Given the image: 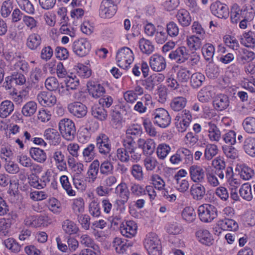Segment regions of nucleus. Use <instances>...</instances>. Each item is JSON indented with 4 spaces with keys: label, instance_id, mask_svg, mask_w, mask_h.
<instances>
[{
    "label": "nucleus",
    "instance_id": "nucleus-56",
    "mask_svg": "<svg viewBox=\"0 0 255 255\" xmlns=\"http://www.w3.org/2000/svg\"><path fill=\"white\" fill-rule=\"evenodd\" d=\"M60 181L62 187L69 196H74L76 195V192L72 189L67 176L62 175L60 178Z\"/></svg>",
    "mask_w": 255,
    "mask_h": 255
},
{
    "label": "nucleus",
    "instance_id": "nucleus-27",
    "mask_svg": "<svg viewBox=\"0 0 255 255\" xmlns=\"http://www.w3.org/2000/svg\"><path fill=\"white\" fill-rule=\"evenodd\" d=\"M62 229L68 236L76 235L79 231L78 225L70 219H66L62 222Z\"/></svg>",
    "mask_w": 255,
    "mask_h": 255
},
{
    "label": "nucleus",
    "instance_id": "nucleus-13",
    "mask_svg": "<svg viewBox=\"0 0 255 255\" xmlns=\"http://www.w3.org/2000/svg\"><path fill=\"white\" fill-rule=\"evenodd\" d=\"M137 143V148L141 149L143 154L151 155L154 152L156 144L153 139L139 138L138 139Z\"/></svg>",
    "mask_w": 255,
    "mask_h": 255
},
{
    "label": "nucleus",
    "instance_id": "nucleus-50",
    "mask_svg": "<svg viewBox=\"0 0 255 255\" xmlns=\"http://www.w3.org/2000/svg\"><path fill=\"white\" fill-rule=\"evenodd\" d=\"M71 208L75 215L81 214L84 211V201L82 198L72 200Z\"/></svg>",
    "mask_w": 255,
    "mask_h": 255
},
{
    "label": "nucleus",
    "instance_id": "nucleus-22",
    "mask_svg": "<svg viewBox=\"0 0 255 255\" xmlns=\"http://www.w3.org/2000/svg\"><path fill=\"white\" fill-rule=\"evenodd\" d=\"M37 99L39 104L42 106L52 107L57 101L56 97L51 93L42 91L38 93Z\"/></svg>",
    "mask_w": 255,
    "mask_h": 255
},
{
    "label": "nucleus",
    "instance_id": "nucleus-44",
    "mask_svg": "<svg viewBox=\"0 0 255 255\" xmlns=\"http://www.w3.org/2000/svg\"><path fill=\"white\" fill-rule=\"evenodd\" d=\"M37 110V104L34 101L27 102L22 107L21 113L25 117L33 115Z\"/></svg>",
    "mask_w": 255,
    "mask_h": 255
},
{
    "label": "nucleus",
    "instance_id": "nucleus-46",
    "mask_svg": "<svg viewBox=\"0 0 255 255\" xmlns=\"http://www.w3.org/2000/svg\"><path fill=\"white\" fill-rule=\"evenodd\" d=\"M183 220L188 223L193 222L196 219V213L192 207H186L181 212Z\"/></svg>",
    "mask_w": 255,
    "mask_h": 255
},
{
    "label": "nucleus",
    "instance_id": "nucleus-10",
    "mask_svg": "<svg viewBox=\"0 0 255 255\" xmlns=\"http://www.w3.org/2000/svg\"><path fill=\"white\" fill-rule=\"evenodd\" d=\"M117 10V5L107 0H103L99 8V15L103 18H110L114 15Z\"/></svg>",
    "mask_w": 255,
    "mask_h": 255
},
{
    "label": "nucleus",
    "instance_id": "nucleus-11",
    "mask_svg": "<svg viewBox=\"0 0 255 255\" xmlns=\"http://www.w3.org/2000/svg\"><path fill=\"white\" fill-rule=\"evenodd\" d=\"M189 173L191 180L195 183H201L204 182L205 172L203 168L198 165H192L189 168Z\"/></svg>",
    "mask_w": 255,
    "mask_h": 255
},
{
    "label": "nucleus",
    "instance_id": "nucleus-62",
    "mask_svg": "<svg viewBox=\"0 0 255 255\" xmlns=\"http://www.w3.org/2000/svg\"><path fill=\"white\" fill-rule=\"evenodd\" d=\"M215 47L210 43L205 44L202 47V54L207 61L211 60L215 53Z\"/></svg>",
    "mask_w": 255,
    "mask_h": 255
},
{
    "label": "nucleus",
    "instance_id": "nucleus-41",
    "mask_svg": "<svg viewBox=\"0 0 255 255\" xmlns=\"http://www.w3.org/2000/svg\"><path fill=\"white\" fill-rule=\"evenodd\" d=\"M10 69L15 72H22L23 73H26L28 72L29 66L28 63L25 60H18L15 62L10 64Z\"/></svg>",
    "mask_w": 255,
    "mask_h": 255
},
{
    "label": "nucleus",
    "instance_id": "nucleus-59",
    "mask_svg": "<svg viewBox=\"0 0 255 255\" xmlns=\"http://www.w3.org/2000/svg\"><path fill=\"white\" fill-rule=\"evenodd\" d=\"M89 212L91 216L98 217L100 216L101 212L99 202L97 200H92L89 204Z\"/></svg>",
    "mask_w": 255,
    "mask_h": 255
},
{
    "label": "nucleus",
    "instance_id": "nucleus-64",
    "mask_svg": "<svg viewBox=\"0 0 255 255\" xmlns=\"http://www.w3.org/2000/svg\"><path fill=\"white\" fill-rule=\"evenodd\" d=\"M162 81L163 80H154L152 76H150L146 79L141 81V85L146 90L149 91H152L157 83Z\"/></svg>",
    "mask_w": 255,
    "mask_h": 255
},
{
    "label": "nucleus",
    "instance_id": "nucleus-33",
    "mask_svg": "<svg viewBox=\"0 0 255 255\" xmlns=\"http://www.w3.org/2000/svg\"><path fill=\"white\" fill-rule=\"evenodd\" d=\"M91 113L95 118L101 121H105L108 117L107 111L99 104H95L92 107Z\"/></svg>",
    "mask_w": 255,
    "mask_h": 255
},
{
    "label": "nucleus",
    "instance_id": "nucleus-14",
    "mask_svg": "<svg viewBox=\"0 0 255 255\" xmlns=\"http://www.w3.org/2000/svg\"><path fill=\"white\" fill-rule=\"evenodd\" d=\"M68 111L74 116L78 118L85 117L87 113V108L83 103L74 102L68 105Z\"/></svg>",
    "mask_w": 255,
    "mask_h": 255
},
{
    "label": "nucleus",
    "instance_id": "nucleus-51",
    "mask_svg": "<svg viewBox=\"0 0 255 255\" xmlns=\"http://www.w3.org/2000/svg\"><path fill=\"white\" fill-rule=\"evenodd\" d=\"M53 158L56 162V166L60 171L64 170L66 168V162L64 154L61 151H56L54 152Z\"/></svg>",
    "mask_w": 255,
    "mask_h": 255
},
{
    "label": "nucleus",
    "instance_id": "nucleus-39",
    "mask_svg": "<svg viewBox=\"0 0 255 255\" xmlns=\"http://www.w3.org/2000/svg\"><path fill=\"white\" fill-rule=\"evenodd\" d=\"M218 147L213 143H207L205 145L204 157L206 160H211L218 153Z\"/></svg>",
    "mask_w": 255,
    "mask_h": 255
},
{
    "label": "nucleus",
    "instance_id": "nucleus-15",
    "mask_svg": "<svg viewBox=\"0 0 255 255\" xmlns=\"http://www.w3.org/2000/svg\"><path fill=\"white\" fill-rule=\"evenodd\" d=\"M87 87L89 95L95 99L102 97L106 92L104 87L97 81H88Z\"/></svg>",
    "mask_w": 255,
    "mask_h": 255
},
{
    "label": "nucleus",
    "instance_id": "nucleus-23",
    "mask_svg": "<svg viewBox=\"0 0 255 255\" xmlns=\"http://www.w3.org/2000/svg\"><path fill=\"white\" fill-rule=\"evenodd\" d=\"M99 171V161L94 160L90 165L86 174L85 180L89 183H93L97 178Z\"/></svg>",
    "mask_w": 255,
    "mask_h": 255
},
{
    "label": "nucleus",
    "instance_id": "nucleus-3",
    "mask_svg": "<svg viewBox=\"0 0 255 255\" xmlns=\"http://www.w3.org/2000/svg\"><path fill=\"white\" fill-rule=\"evenodd\" d=\"M134 60V56L131 50L127 47L120 49L116 55L118 65L124 69H127Z\"/></svg>",
    "mask_w": 255,
    "mask_h": 255
},
{
    "label": "nucleus",
    "instance_id": "nucleus-53",
    "mask_svg": "<svg viewBox=\"0 0 255 255\" xmlns=\"http://www.w3.org/2000/svg\"><path fill=\"white\" fill-rule=\"evenodd\" d=\"M241 43L247 47L253 48L255 47V38L252 32L245 33L241 39Z\"/></svg>",
    "mask_w": 255,
    "mask_h": 255
},
{
    "label": "nucleus",
    "instance_id": "nucleus-45",
    "mask_svg": "<svg viewBox=\"0 0 255 255\" xmlns=\"http://www.w3.org/2000/svg\"><path fill=\"white\" fill-rule=\"evenodd\" d=\"M139 46L141 51L146 54H151L154 50V47L152 42L144 38L139 41Z\"/></svg>",
    "mask_w": 255,
    "mask_h": 255
},
{
    "label": "nucleus",
    "instance_id": "nucleus-36",
    "mask_svg": "<svg viewBox=\"0 0 255 255\" xmlns=\"http://www.w3.org/2000/svg\"><path fill=\"white\" fill-rule=\"evenodd\" d=\"M14 110V105L8 100L2 101L0 104V117L5 118L8 116Z\"/></svg>",
    "mask_w": 255,
    "mask_h": 255
},
{
    "label": "nucleus",
    "instance_id": "nucleus-32",
    "mask_svg": "<svg viewBox=\"0 0 255 255\" xmlns=\"http://www.w3.org/2000/svg\"><path fill=\"white\" fill-rule=\"evenodd\" d=\"M190 193L192 198L197 201L202 200L206 193L205 187L201 184L192 185L190 188Z\"/></svg>",
    "mask_w": 255,
    "mask_h": 255
},
{
    "label": "nucleus",
    "instance_id": "nucleus-63",
    "mask_svg": "<svg viewBox=\"0 0 255 255\" xmlns=\"http://www.w3.org/2000/svg\"><path fill=\"white\" fill-rule=\"evenodd\" d=\"M21 9L29 14H33L35 12L33 5L29 0H16Z\"/></svg>",
    "mask_w": 255,
    "mask_h": 255
},
{
    "label": "nucleus",
    "instance_id": "nucleus-19",
    "mask_svg": "<svg viewBox=\"0 0 255 255\" xmlns=\"http://www.w3.org/2000/svg\"><path fill=\"white\" fill-rule=\"evenodd\" d=\"M137 226L133 221H127L123 223L120 226L121 234L127 238L134 237L137 232Z\"/></svg>",
    "mask_w": 255,
    "mask_h": 255
},
{
    "label": "nucleus",
    "instance_id": "nucleus-9",
    "mask_svg": "<svg viewBox=\"0 0 255 255\" xmlns=\"http://www.w3.org/2000/svg\"><path fill=\"white\" fill-rule=\"evenodd\" d=\"M90 49V43L85 38H80L75 40L72 44L74 53L79 57H82L87 55Z\"/></svg>",
    "mask_w": 255,
    "mask_h": 255
},
{
    "label": "nucleus",
    "instance_id": "nucleus-7",
    "mask_svg": "<svg viewBox=\"0 0 255 255\" xmlns=\"http://www.w3.org/2000/svg\"><path fill=\"white\" fill-rule=\"evenodd\" d=\"M142 133V129L140 125H131L128 127L125 136L122 140L133 146H137L135 139L140 136Z\"/></svg>",
    "mask_w": 255,
    "mask_h": 255
},
{
    "label": "nucleus",
    "instance_id": "nucleus-40",
    "mask_svg": "<svg viewBox=\"0 0 255 255\" xmlns=\"http://www.w3.org/2000/svg\"><path fill=\"white\" fill-rule=\"evenodd\" d=\"M225 177L226 178L228 183L232 186L237 187L241 184L240 180L235 177L233 168L231 166H228L226 168Z\"/></svg>",
    "mask_w": 255,
    "mask_h": 255
},
{
    "label": "nucleus",
    "instance_id": "nucleus-29",
    "mask_svg": "<svg viewBox=\"0 0 255 255\" xmlns=\"http://www.w3.org/2000/svg\"><path fill=\"white\" fill-rule=\"evenodd\" d=\"M246 9H241L236 3L233 4L231 9V20L233 23L237 24L247 14Z\"/></svg>",
    "mask_w": 255,
    "mask_h": 255
},
{
    "label": "nucleus",
    "instance_id": "nucleus-34",
    "mask_svg": "<svg viewBox=\"0 0 255 255\" xmlns=\"http://www.w3.org/2000/svg\"><path fill=\"white\" fill-rule=\"evenodd\" d=\"M29 153L31 158L34 160L39 163H43L47 159V155L45 152L39 148H30L29 149Z\"/></svg>",
    "mask_w": 255,
    "mask_h": 255
},
{
    "label": "nucleus",
    "instance_id": "nucleus-16",
    "mask_svg": "<svg viewBox=\"0 0 255 255\" xmlns=\"http://www.w3.org/2000/svg\"><path fill=\"white\" fill-rule=\"evenodd\" d=\"M115 193L121 199L116 200L117 204L125 205L129 197V191L127 185L125 182H121L115 188Z\"/></svg>",
    "mask_w": 255,
    "mask_h": 255
},
{
    "label": "nucleus",
    "instance_id": "nucleus-30",
    "mask_svg": "<svg viewBox=\"0 0 255 255\" xmlns=\"http://www.w3.org/2000/svg\"><path fill=\"white\" fill-rule=\"evenodd\" d=\"M217 225L220 229L224 231H236L238 229V224L235 220L227 218L220 219L217 222Z\"/></svg>",
    "mask_w": 255,
    "mask_h": 255
},
{
    "label": "nucleus",
    "instance_id": "nucleus-37",
    "mask_svg": "<svg viewBox=\"0 0 255 255\" xmlns=\"http://www.w3.org/2000/svg\"><path fill=\"white\" fill-rule=\"evenodd\" d=\"M14 8V2L13 0H4L0 6V13L3 18L8 17Z\"/></svg>",
    "mask_w": 255,
    "mask_h": 255
},
{
    "label": "nucleus",
    "instance_id": "nucleus-35",
    "mask_svg": "<svg viewBox=\"0 0 255 255\" xmlns=\"http://www.w3.org/2000/svg\"><path fill=\"white\" fill-rule=\"evenodd\" d=\"M41 37L37 33L30 34L26 40V45L31 50H36L41 43Z\"/></svg>",
    "mask_w": 255,
    "mask_h": 255
},
{
    "label": "nucleus",
    "instance_id": "nucleus-55",
    "mask_svg": "<svg viewBox=\"0 0 255 255\" xmlns=\"http://www.w3.org/2000/svg\"><path fill=\"white\" fill-rule=\"evenodd\" d=\"M5 247L13 253H18L21 250V246L13 238H8L3 242Z\"/></svg>",
    "mask_w": 255,
    "mask_h": 255
},
{
    "label": "nucleus",
    "instance_id": "nucleus-28",
    "mask_svg": "<svg viewBox=\"0 0 255 255\" xmlns=\"http://www.w3.org/2000/svg\"><path fill=\"white\" fill-rule=\"evenodd\" d=\"M212 165L216 169L217 176L220 179L225 178V174L223 170H226V164L224 159L221 157H217L212 161Z\"/></svg>",
    "mask_w": 255,
    "mask_h": 255
},
{
    "label": "nucleus",
    "instance_id": "nucleus-4",
    "mask_svg": "<svg viewBox=\"0 0 255 255\" xmlns=\"http://www.w3.org/2000/svg\"><path fill=\"white\" fill-rule=\"evenodd\" d=\"M144 247L149 255H161V245L158 237L154 234L146 236L144 243Z\"/></svg>",
    "mask_w": 255,
    "mask_h": 255
},
{
    "label": "nucleus",
    "instance_id": "nucleus-58",
    "mask_svg": "<svg viewBox=\"0 0 255 255\" xmlns=\"http://www.w3.org/2000/svg\"><path fill=\"white\" fill-rule=\"evenodd\" d=\"M170 147L165 144H159L156 148V154L157 157L160 159H164L170 151Z\"/></svg>",
    "mask_w": 255,
    "mask_h": 255
},
{
    "label": "nucleus",
    "instance_id": "nucleus-60",
    "mask_svg": "<svg viewBox=\"0 0 255 255\" xmlns=\"http://www.w3.org/2000/svg\"><path fill=\"white\" fill-rule=\"evenodd\" d=\"M205 80V76L200 73H195L191 77L190 83L194 88L200 87Z\"/></svg>",
    "mask_w": 255,
    "mask_h": 255
},
{
    "label": "nucleus",
    "instance_id": "nucleus-8",
    "mask_svg": "<svg viewBox=\"0 0 255 255\" xmlns=\"http://www.w3.org/2000/svg\"><path fill=\"white\" fill-rule=\"evenodd\" d=\"M96 146L99 152L103 155L107 156L111 150V143L107 135L103 133H99L96 138Z\"/></svg>",
    "mask_w": 255,
    "mask_h": 255
},
{
    "label": "nucleus",
    "instance_id": "nucleus-6",
    "mask_svg": "<svg viewBox=\"0 0 255 255\" xmlns=\"http://www.w3.org/2000/svg\"><path fill=\"white\" fill-rule=\"evenodd\" d=\"M152 117L153 123L160 128H166L170 124L171 118L168 112L163 108L155 109L152 113Z\"/></svg>",
    "mask_w": 255,
    "mask_h": 255
},
{
    "label": "nucleus",
    "instance_id": "nucleus-47",
    "mask_svg": "<svg viewBox=\"0 0 255 255\" xmlns=\"http://www.w3.org/2000/svg\"><path fill=\"white\" fill-rule=\"evenodd\" d=\"M176 17H177L179 23L183 26H187L191 22V20L189 13L184 9L179 10Z\"/></svg>",
    "mask_w": 255,
    "mask_h": 255
},
{
    "label": "nucleus",
    "instance_id": "nucleus-42",
    "mask_svg": "<svg viewBox=\"0 0 255 255\" xmlns=\"http://www.w3.org/2000/svg\"><path fill=\"white\" fill-rule=\"evenodd\" d=\"M212 89L211 86H208L201 90L198 94V100L202 103L208 102L211 99L214 94Z\"/></svg>",
    "mask_w": 255,
    "mask_h": 255
},
{
    "label": "nucleus",
    "instance_id": "nucleus-12",
    "mask_svg": "<svg viewBox=\"0 0 255 255\" xmlns=\"http://www.w3.org/2000/svg\"><path fill=\"white\" fill-rule=\"evenodd\" d=\"M210 9L213 14L220 18H227L229 15L228 6L219 1L212 3Z\"/></svg>",
    "mask_w": 255,
    "mask_h": 255
},
{
    "label": "nucleus",
    "instance_id": "nucleus-1",
    "mask_svg": "<svg viewBox=\"0 0 255 255\" xmlns=\"http://www.w3.org/2000/svg\"><path fill=\"white\" fill-rule=\"evenodd\" d=\"M123 147L117 150V158L122 162H128L129 161L137 162L141 158V153L137 146H133L124 141H122Z\"/></svg>",
    "mask_w": 255,
    "mask_h": 255
},
{
    "label": "nucleus",
    "instance_id": "nucleus-17",
    "mask_svg": "<svg viewBox=\"0 0 255 255\" xmlns=\"http://www.w3.org/2000/svg\"><path fill=\"white\" fill-rule=\"evenodd\" d=\"M204 127L208 131V136L212 142H219L221 139V132L217 125L212 122L205 123Z\"/></svg>",
    "mask_w": 255,
    "mask_h": 255
},
{
    "label": "nucleus",
    "instance_id": "nucleus-61",
    "mask_svg": "<svg viewBox=\"0 0 255 255\" xmlns=\"http://www.w3.org/2000/svg\"><path fill=\"white\" fill-rule=\"evenodd\" d=\"M48 208L50 211L55 214H58L61 211V203L55 198H51L49 200Z\"/></svg>",
    "mask_w": 255,
    "mask_h": 255
},
{
    "label": "nucleus",
    "instance_id": "nucleus-5",
    "mask_svg": "<svg viewBox=\"0 0 255 255\" xmlns=\"http://www.w3.org/2000/svg\"><path fill=\"white\" fill-rule=\"evenodd\" d=\"M59 129L64 138L71 141L75 138L76 128L74 122L69 119H64L59 123Z\"/></svg>",
    "mask_w": 255,
    "mask_h": 255
},
{
    "label": "nucleus",
    "instance_id": "nucleus-31",
    "mask_svg": "<svg viewBox=\"0 0 255 255\" xmlns=\"http://www.w3.org/2000/svg\"><path fill=\"white\" fill-rule=\"evenodd\" d=\"M200 242L206 246H210L213 245L214 239L212 235L207 230H200L196 233Z\"/></svg>",
    "mask_w": 255,
    "mask_h": 255
},
{
    "label": "nucleus",
    "instance_id": "nucleus-24",
    "mask_svg": "<svg viewBox=\"0 0 255 255\" xmlns=\"http://www.w3.org/2000/svg\"><path fill=\"white\" fill-rule=\"evenodd\" d=\"M213 103L215 109L219 111L226 109L230 105V101L228 97L222 94L216 95L214 97Z\"/></svg>",
    "mask_w": 255,
    "mask_h": 255
},
{
    "label": "nucleus",
    "instance_id": "nucleus-43",
    "mask_svg": "<svg viewBox=\"0 0 255 255\" xmlns=\"http://www.w3.org/2000/svg\"><path fill=\"white\" fill-rule=\"evenodd\" d=\"M243 147L246 153L252 157L255 156V138H246L244 141Z\"/></svg>",
    "mask_w": 255,
    "mask_h": 255
},
{
    "label": "nucleus",
    "instance_id": "nucleus-26",
    "mask_svg": "<svg viewBox=\"0 0 255 255\" xmlns=\"http://www.w3.org/2000/svg\"><path fill=\"white\" fill-rule=\"evenodd\" d=\"M255 59V53L243 48L237 56V61L239 64L245 65L252 62Z\"/></svg>",
    "mask_w": 255,
    "mask_h": 255
},
{
    "label": "nucleus",
    "instance_id": "nucleus-21",
    "mask_svg": "<svg viewBox=\"0 0 255 255\" xmlns=\"http://www.w3.org/2000/svg\"><path fill=\"white\" fill-rule=\"evenodd\" d=\"M149 64L154 71L160 72L165 69L166 63L165 58L159 54H153L150 58Z\"/></svg>",
    "mask_w": 255,
    "mask_h": 255
},
{
    "label": "nucleus",
    "instance_id": "nucleus-38",
    "mask_svg": "<svg viewBox=\"0 0 255 255\" xmlns=\"http://www.w3.org/2000/svg\"><path fill=\"white\" fill-rule=\"evenodd\" d=\"M16 214L11 215V218H0V236H5L8 233V229L11 226V220H14L16 218Z\"/></svg>",
    "mask_w": 255,
    "mask_h": 255
},
{
    "label": "nucleus",
    "instance_id": "nucleus-57",
    "mask_svg": "<svg viewBox=\"0 0 255 255\" xmlns=\"http://www.w3.org/2000/svg\"><path fill=\"white\" fill-rule=\"evenodd\" d=\"M201 38L199 36L192 35L187 39V44L192 50H196L199 49L201 45Z\"/></svg>",
    "mask_w": 255,
    "mask_h": 255
},
{
    "label": "nucleus",
    "instance_id": "nucleus-52",
    "mask_svg": "<svg viewBox=\"0 0 255 255\" xmlns=\"http://www.w3.org/2000/svg\"><path fill=\"white\" fill-rule=\"evenodd\" d=\"M243 127L245 130L248 133H255V118L247 117L243 122Z\"/></svg>",
    "mask_w": 255,
    "mask_h": 255
},
{
    "label": "nucleus",
    "instance_id": "nucleus-18",
    "mask_svg": "<svg viewBox=\"0 0 255 255\" xmlns=\"http://www.w3.org/2000/svg\"><path fill=\"white\" fill-rule=\"evenodd\" d=\"M192 117L189 111L183 110L176 115V123H182L183 127H178V131L183 132L189 127L191 121Z\"/></svg>",
    "mask_w": 255,
    "mask_h": 255
},
{
    "label": "nucleus",
    "instance_id": "nucleus-25",
    "mask_svg": "<svg viewBox=\"0 0 255 255\" xmlns=\"http://www.w3.org/2000/svg\"><path fill=\"white\" fill-rule=\"evenodd\" d=\"M45 139L48 141L50 144L58 145L61 141V136L58 131L54 128H47L44 132Z\"/></svg>",
    "mask_w": 255,
    "mask_h": 255
},
{
    "label": "nucleus",
    "instance_id": "nucleus-48",
    "mask_svg": "<svg viewBox=\"0 0 255 255\" xmlns=\"http://www.w3.org/2000/svg\"><path fill=\"white\" fill-rule=\"evenodd\" d=\"M99 170L101 174L108 176L113 174L114 165L110 161L105 160L101 164L99 163Z\"/></svg>",
    "mask_w": 255,
    "mask_h": 255
},
{
    "label": "nucleus",
    "instance_id": "nucleus-20",
    "mask_svg": "<svg viewBox=\"0 0 255 255\" xmlns=\"http://www.w3.org/2000/svg\"><path fill=\"white\" fill-rule=\"evenodd\" d=\"M47 217L43 215H29L26 216L24 224L29 227L37 228L44 226Z\"/></svg>",
    "mask_w": 255,
    "mask_h": 255
},
{
    "label": "nucleus",
    "instance_id": "nucleus-54",
    "mask_svg": "<svg viewBox=\"0 0 255 255\" xmlns=\"http://www.w3.org/2000/svg\"><path fill=\"white\" fill-rule=\"evenodd\" d=\"M95 145L94 144H89L83 151V155L86 162L91 161L95 156Z\"/></svg>",
    "mask_w": 255,
    "mask_h": 255
},
{
    "label": "nucleus",
    "instance_id": "nucleus-49",
    "mask_svg": "<svg viewBox=\"0 0 255 255\" xmlns=\"http://www.w3.org/2000/svg\"><path fill=\"white\" fill-rule=\"evenodd\" d=\"M239 193L244 200L250 201L253 199L251 186L249 183H245L242 185L239 190Z\"/></svg>",
    "mask_w": 255,
    "mask_h": 255
},
{
    "label": "nucleus",
    "instance_id": "nucleus-2",
    "mask_svg": "<svg viewBox=\"0 0 255 255\" xmlns=\"http://www.w3.org/2000/svg\"><path fill=\"white\" fill-rule=\"evenodd\" d=\"M198 213L200 220L204 223H211L218 216L217 208L210 204L199 206Z\"/></svg>",
    "mask_w": 255,
    "mask_h": 255
}]
</instances>
